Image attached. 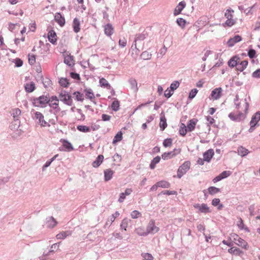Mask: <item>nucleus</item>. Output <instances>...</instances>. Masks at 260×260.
Wrapping results in <instances>:
<instances>
[{
    "label": "nucleus",
    "instance_id": "obj_1",
    "mask_svg": "<svg viewBox=\"0 0 260 260\" xmlns=\"http://www.w3.org/2000/svg\"><path fill=\"white\" fill-rule=\"evenodd\" d=\"M28 100L34 107L45 108L49 104V99L48 96H47L46 94H42L38 97H28Z\"/></svg>",
    "mask_w": 260,
    "mask_h": 260
},
{
    "label": "nucleus",
    "instance_id": "obj_2",
    "mask_svg": "<svg viewBox=\"0 0 260 260\" xmlns=\"http://www.w3.org/2000/svg\"><path fill=\"white\" fill-rule=\"evenodd\" d=\"M244 101L245 103V107L244 110L245 114L243 113L241 111H239L237 115H235L233 112H231L228 115L230 119L235 122H240L246 118L249 107V104L247 102L246 99H244Z\"/></svg>",
    "mask_w": 260,
    "mask_h": 260
},
{
    "label": "nucleus",
    "instance_id": "obj_3",
    "mask_svg": "<svg viewBox=\"0 0 260 260\" xmlns=\"http://www.w3.org/2000/svg\"><path fill=\"white\" fill-rule=\"evenodd\" d=\"M59 98L60 101L68 106L73 105V100L71 94L65 90H62L59 93Z\"/></svg>",
    "mask_w": 260,
    "mask_h": 260
},
{
    "label": "nucleus",
    "instance_id": "obj_4",
    "mask_svg": "<svg viewBox=\"0 0 260 260\" xmlns=\"http://www.w3.org/2000/svg\"><path fill=\"white\" fill-rule=\"evenodd\" d=\"M191 163L189 160L185 161L180 166L177 170V177L181 178L189 170L190 168Z\"/></svg>",
    "mask_w": 260,
    "mask_h": 260
},
{
    "label": "nucleus",
    "instance_id": "obj_5",
    "mask_svg": "<svg viewBox=\"0 0 260 260\" xmlns=\"http://www.w3.org/2000/svg\"><path fill=\"white\" fill-rule=\"evenodd\" d=\"M60 142L62 143V146L63 147V148H61V147H59V150L71 152L74 150L73 145L68 140L61 139L60 140Z\"/></svg>",
    "mask_w": 260,
    "mask_h": 260
},
{
    "label": "nucleus",
    "instance_id": "obj_6",
    "mask_svg": "<svg viewBox=\"0 0 260 260\" xmlns=\"http://www.w3.org/2000/svg\"><path fill=\"white\" fill-rule=\"evenodd\" d=\"M193 206L195 209H198L200 213L207 214L211 212V210L206 204H194Z\"/></svg>",
    "mask_w": 260,
    "mask_h": 260
},
{
    "label": "nucleus",
    "instance_id": "obj_7",
    "mask_svg": "<svg viewBox=\"0 0 260 260\" xmlns=\"http://www.w3.org/2000/svg\"><path fill=\"white\" fill-rule=\"evenodd\" d=\"M146 231L148 235L149 234H155L158 232L159 230V228L156 226L155 225V221L154 220L151 219L146 228Z\"/></svg>",
    "mask_w": 260,
    "mask_h": 260
},
{
    "label": "nucleus",
    "instance_id": "obj_8",
    "mask_svg": "<svg viewBox=\"0 0 260 260\" xmlns=\"http://www.w3.org/2000/svg\"><path fill=\"white\" fill-rule=\"evenodd\" d=\"M35 117L36 119L39 120V123L41 125V126H50V124L44 119V115L41 112L38 111L35 112Z\"/></svg>",
    "mask_w": 260,
    "mask_h": 260
},
{
    "label": "nucleus",
    "instance_id": "obj_9",
    "mask_svg": "<svg viewBox=\"0 0 260 260\" xmlns=\"http://www.w3.org/2000/svg\"><path fill=\"white\" fill-rule=\"evenodd\" d=\"M222 91L220 87L214 89L210 94L211 98L214 100L219 99L221 96Z\"/></svg>",
    "mask_w": 260,
    "mask_h": 260
},
{
    "label": "nucleus",
    "instance_id": "obj_10",
    "mask_svg": "<svg viewBox=\"0 0 260 260\" xmlns=\"http://www.w3.org/2000/svg\"><path fill=\"white\" fill-rule=\"evenodd\" d=\"M54 20L61 27L65 25L66 20L64 17L60 12H57L55 14Z\"/></svg>",
    "mask_w": 260,
    "mask_h": 260
},
{
    "label": "nucleus",
    "instance_id": "obj_11",
    "mask_svg": "<svg viewBox=\"0 0 260 260\" xmlns=\"http://www.w3.org/2000/svg\"><path fill=\"white\" fill-rule=\"evenodd\" d=\"M47 35L48 41L53 45L56 44L57 37L56 32L51 29L49 31Z\"/></svg>",
    "mask_w": 260,
    "mask_h": 260
},
{
    "label": "nucleus",
    "instance_id": "obj_12",
    "mask_svg": "<svg viewBox=\"0 0 260 260\" xmlns=\"http://www.w3.org/2000/svg\"><path fill=\"white\" fill-rule=\"evenodd\" d=\"M214 155V151L213 149H209L203 153L204 160L207 162H210Z\"/></svg>",
    "mask_w": 260,
    "mask_h": 260
},
{
    "label": "nucleus",
    "instance_id": "obj_13",
    "mask_svg": "<svg viewBox=\"0 0 260 260\" xmlns=\"http://www.w3.org/2000/svg\"><path fill=\"white\" fill-rule=\"evenodd\" d=\"M186 3L185 2V1L180 2L174 10V15L177 16L179 14H181L182 11L184 9Z\"/></svg>",
    "mask_w": 260,
    "mask_h": 260
},
{
    "label": "nucleus",
    "instance_id": "obj_14",
    "mask_svg": "<svg viewBox=\"0 0 260 260\" xmlns=\"http://www.w3.org/2000/svg\"><path fill=\"white\" fill-rule=\"evenodd\" d=\"M46 225L47 228L53 229L57 224L56 219L53 217L50 216L46 218Z\"/></svg>",
    "mask_w": 260,
    "mask_h": 260
},
{
    "label": "nucleus",
    "instance_id": "obj_15",
    "mask_svg": "<svg viewBox=\"0 0 260 260\" xmlns=\"http://www.w3.org/2000/svg\"><path fill=\"white\" fill-rule=\"evenodd\" d=\"M167 119L165 116V113L164 111H162L160 113V122H159V127L160 130L163 131L167 127Z\"/></svg>",
    "mask_w": 260,
    "mask_h": 260
},
{
    "label": "nucleus",
    "instance_id": "obj_16",
    "mask_svg": "<svg viewBox=\"0 0 260 260\" xmlns=\"http://www.w3.org/2000/svg\"><path fill=\"white\" fill-rule=\"evenodd\" d=\"M198 121V120L197 118H193L187 122V125H186V126L189 132H191L194 131Z\"/></svg>",
    "mask_w": 260,
    "mask_h": 260
},
{
    "label": "nucleus",
    "instance_id": "obj_17",
    "mask_svg": "<svg viewBox=\"0 0 260 260\" xmlns=\"http://www.w3.org/2000/svg\"><path fill=\"white\" fill-rule=\"evenodd\" d=\"M63 62L69 67H73L75 64L74 62V56L71 55L70 53H69V54H67V56H65L64 55H63Z\"/></svg>",
    "mask_w": 260,
    "mask_h": 260
},
{
    "label": "nucleus",
    "instance_id": "obj_18",
    "mask_svg": "<svg viewBox=\"0 0 260 260\" xmlns=\"http://www.w3.org/2000/svg\"><path fill=\"white\" fill-rule=\"evenodd\" d=\"M240 58L237 55H234L232 57L228 62V66L231 68L237 67L238 64V60Z\"/></svg>",
    "mask_w": 260,
    "mask_h": 260
},
{
    "label": "nucleus",
    "instance_id": "obj_19",
    "mask_svg": "<svg viewBox=\"0 0 260 260\" xmlns=\"http://www.w3.org/2000/svg\"><path fill=\"white\" fill-rule=\"evenodd\" d=\"M24 88L27 93H31L33 92L36 88L35 84L32 81L25 84L24 85Z\"/></svg>",
    "mask_w": 260,
    "mask_h": 260
},
{
    "label": "nucleus",
    "instance_id": "obj_20",
    "mask_svg": "<svg viewBox=\"0 0 260 260\" xmlns=\"http://www.w3.org/2000/svg\"><path fill=\"white\" fill-rule=\"evenodd\" d=\"M114 172L111 169H106L104 171V180L106 182L110 181L113 177Z\"/></svg>",
    "mask_w": 260,
    "mask_h": 260
},
{
    "label": "nucleus",
    "instance_id": "obj_21",
    "mask_svg": "<svg viewBox=\"0 0 260 260\" xmlns=\"http://www.w3.org/2000/svg\"><path fill=\"white\" fill-rule=\"evenodd\" d=\"M104 157L102 154H99L95 160H94L92 164V166L93 168H97L100 167L103 161Z\"/></svg>",
    "mask_w": 260,
    "mask_h": 260
},
{
    "label": "nucleus",
    "instance_id": "obj_22",
    "mask_svg": "<svg viewBox=\"0 0 260 260\" xmlns=\"http://www.w3.org/2000/svg\"><path fill=\"white\" fill-rule=\"evenodd\" d=\"M148 36V33L144 30L142 33L137 34L135 38V42L144 40Z\"/></svg>",
    "mask_w": 260,
    "mask_h": 260
},
{
    "label": "nucleus",
    "instance_id": "obj_23",
    "mask_svg": "<svg viewBox=\"0 0 260 260\" xmlns=\"http://www.w3.org/2000/svg\"><path fill=\"white\" fill-rule=\"evenodd\" d=\"M73 231L68 230L66 231H62L56 235V238L57 239H64L67 237L71 236L72 234Z\"/></svg>",
    "mask_w": 260,
    "mask_h": 260
},
{
    "label": "nucleus",
    "instance_id": "obj_24",
    "mask_svg": "<svg viewBox=\"0 0 260 260\" xmlns=\"http://www.w3.org/2000/svg\"><path fill=\"white\" fill-rule=\"evenodd\" d=\"M237 153L241 157H245L250 153V151L243 146H240L238 147Z\"/></svg>",
    "mask_w": 260,
    "mask_h": 260
},
{
    "label": "nucleus",
    "instance_id": "obj_25",
    "mask_svg": "<svg viewBox=\"0 0 260 260\" xmlns=\"http://www.w3.org/2000/svg\"><path fill=\"white\" fill-rule=\"evenodd\" d=\"M105 34L108 37H110L114 33V28L110 23H108L105 26Z\"/></svg>",
    "mask_w": 260,
    "mask_h": 260
},
{
    "label": "nucleus",
    "instance_id": "obj_26",
    "mask_svg": "<svg viewBox=\"0 0 260 260\" xmlns=\"http://www.w3.org/2000/svg\"><path fill=\"white\" fill-rule=\"evenodd\" d=\"M99 83L100 86L102 88H107V89H111L112 88L111 85L104 78H100Z\"/></svg>",
    "mask_w": 260,
    "mask_h": 260
},
{
    "label": "nucleus",
    "instance_id": "obj_27",
    "mask_svg": "<svg viewBox=\"0 0 260 260\" xmlns=\"http://www.w3.org/2000/svg\"><path fill=\"white\" fill-rule=\"evenodd\" d=\"M73 28L75 33H78L80 31V22L77 18H75L73 20Z\"/></svg>",
    "mask_w": 260,
    "mask_h": 260
},
{
    "label": "nucleus",
    "instance_id": "obj_28",
    "mask_svg": "<svg viewBox=\"0 0 260 260\" xmlns=\"http://www.w3.org/2000/svg\"><path fill=\"white\" fill-rule=\"evenodd\" d=\"M114 100L111 105L112 110L114 112L118 111L120 109V102L116 98H113Z\"/></svg>",
    "mask_w": 260,
    "mask_h": 260
},
{
    "label": "nucleus",
    "instance_id": "obj_29",
    "mask_svg": "<svg viewBox=\"0 0 260 260\" xmlns=\"http://www.w3.org/2000/svg\"><path fill=\"white\" fill-rule=\"evenodd\" d=\"M260 120V111H257L251 118V120L250 121L249 124L255 123L256 125L259 126L258 123Z\"/></svg>",
    "mask_w": 260,
    "mask_h": 260
},
{
    "label": "nucleus",
    "instance_id": "obj_30",
    "mask_svg": "<svg viewBox=\"0 0 260 260\" xmlns=\"http://www.w3.org/2000/svg\"><path fill=\"white\" fill-rule=\"evenodd\" d=\"M84 92L85 93L86 98L92 101L95 98L94 93L91 88H85L84 90Z\"/></svg>",
    "mask_w": 260,
    "mask_h": 260
},
{
    "label": "nucleus",
    "instance_id": "obj_31",
    "mask_svg": "<svg viewBox=\"0 0 260 260\" xmlns=\"http://www.w3.org/2000/svg\"><path fill=\"white\" fill-rule=\"evenodd\" d=\"M187 132H189L187 130L185 124L183 123H181L179 129V135L182 137H185Z\"/></svg>",
    "mask_w": 260,
    "mask_h": 260
},
{
    "label": "nucleus",
    "instance_id": "obj_32",
    "mask_svg": "<svg viewBox=\"0 0 260 260\" xmlns=\"http://www.w3.org/2000/svg\"><path fill=\"white\" fill-rule=\"evenodd\" d=\"M123 133L121 131H119L114 136L112 144L115 145L117 143L121 141L123 139Z\"/></svg>",
    "mask_w": 260,
    "mask_h": 260
},
{
    "label": "nucleus",
    "instance_id": "obj_33",
    "mask_svg": "<svg viewBox=\"0 0 260 260\" xmlns=\"http://www.w3.org/2000/svg\"><path fill=\"white\" fill-rule=\"evenodd\" d=\"M58 83L60 86L64 88H68L70 85L69 80L67 78H60Z\"/></svg>",
    "mask_w": 260,
    "mask_h": 260
},
{
    "label": "nucleus",
    "instance_id": "obj_34",
    "mask_svg": "<svg viewBox=\"0 0 260 260\" xmlns=\"http://www.w3.org/2000/svg\"><path fill=\"white\" fill-rule=\"evenodd\" d=\"M247 51V55L250 59H254L257 57L256 52L252 48V45L249 46Z\"/></svg>",
    "mask_w": 260,
    "mask_h": 260
},
{
    "label": "nucleus",
    "instance_id": "obj_35",
    "mask_svg": "<svg viewBox=\"0 0 260 260\" xmlns=\"http://www.w3.org/2000/svg\"><path fill=\"white\" fill-rule=\"evenodd\" d=\"M160 159V157L158 155L153 158V159L151 161L150 164L149 165L150 169L151 170L154 169L156 167V165L159 162Z\"/></svg>",
    "mask_w": 260,
    "mask_h": 260
},
{
    "label": "nucleus",
    "instance_id": "obj_36",
    "mask_svg": "<svg viewBox=\"0 0 260 260\" xmlns=\"http://www.w3.org/2000/svg\"><path fill=\"white\" fill-rule=\"evenodd\" d=\"M235 243L239 246H240L245 249H247L248 248L247 242L241 238H239L237 241V242H235Z\"/></svg>",
    "mask_w": 260,
    "mask_h": 260
},
{
    "label": "nucleus",
    "instance_id": "obj_37",
    "mask_svg": "<svg viewBox=\"0 0 260 260\" xmlns=\"http://www.w3.org/2000/svg\"><path fill=\"white\" fill-rule=\"evenodd\" d=\"M128 82L131 85V89H133L135 92H137L138 90L137 87V82L134 78H131L128 80Z\"/></svg>",
    "mask_w": 260,
    "mask_h": 260
},
{
    "label": "nucleus",
    "instance_id": "obj_38",
    "mask_svg": "<svg viewBox=\"0 0 260 260\" xmlns=\"http://www.w3.org/2000/svg\"><path fill=\"white\" fill-rule=\"evenodd\" d=\"M236 23V21L233 18H228L224 23L222 24V26L224 27H231Z\"/></svg>",
    "mask_w": 260,
    "mask_h": 260
},
{
    "label": "nucleus",
    "instance_id": "obj_39",
    "mask_svg": "<svg viewBox=\"0 0 260 260\" xmlns=\"http://www.w3.org/2000/svg\"><path fill=\"white\" fill-rule=\"evenodd\" d=\"M131 221V220L130 219H128L127 218H124L121 222L120 229L126 231V228L128 226V224Z\"/></svg>",
    "mask_w": 260,
    "mask_h": 260
},
{
    "label": "nucleus",
    "instance_id": "obj_40",
    "mask_svg": "<svg viewBox=\"0 0 260 260\" xmlns=\"http://www.w3.org/2000/svg\"><path fill=\"white\" fill-rule=\"evenodd\" d=\"M73 94L75 96V100L78 102H83L84 100V95L79 91H76Z\"/></svg>",
    "mask_w": 260,
    "mask_h": 260
},
{
    "label": "nucleus",
    "instance_id": "obj_41",
    "mask_svg": "<svg viewBox=\"0 0 260 260\" xmlns=\"http://www.w3.org/2000/svg\"><path fill=\"white\" fill-rule=\"evenodd\" d=\"M135 232L140 236H147L148 235L146 230L143 227H139L136 229Z\"/></svg>",
    "mask_w": 260,
    "mask_h": 260
},
{
    "label": "nucleus",
    "instance_id": "obj_42",
    "mask_svg": "<svg viewBox=\"0 0 260 260\" xmlns=\"http://www.w3.org/2000/svg\"><path fill=\"white\" fill-rule=\"evenodd\" d=\"M77 129L79 132L82 133H88L90 131V128L89 126L84 125H79L77 126Z\"/></svg>",
    "mask_w": 260,
    "mask_h": 260
},
{
    "label": "nucleus",
    "instance_id": "obj_43",
    "mask_svg": "<svg viewBox=\"0 0 260 260\" xmlns=\"http://www.w3.org/2000/svg\"><path fill=\"white\" fill-rule=\"evenodd\" d=\"M48 106L52 109H53L56 112H58L60 111V108L59 107V103L58 102L49 103Z\"/></svg>",
    "mask_w": 260,
    "mask_h": 260
},
{
    "label": "nucleus",
    "instance_id": "obj_44",
    "mask_svg": "<svg viewBox=\"0 0 260 260\" xmlns=\"http://www.w3.org/2000/svg\"><path fill=\"white\" fill-rule=\"evenodd\" d=\"M175 157V154L172 153L171 151L165 152L162 154L161 157L164 160H167Z\"/></svg>",
    "mask_w": 260,
    "mask_h": 260
},
{
    "label": "nucleus",
    "instance_id": "obj_45",
    "mask_svg": "<svg viewBox=\"0 0 260 260\" xmlns=\"http://www.w3.org/2000/svg\"><path fill=\"white\" fill-rule=\"evenodd\" d=\"M208 191L210 194L213 195L220 192V189L215 186H210L208 188Z\"/></svg>",
    "mask_w": 260,
    "mask_h": 260
},
{
    "label": "nucleus",
    "instance_id": "obj_46",
    "mask_svg": "<svg viewBox=\"0 0 260 260\" xmlns=\"http://www.w3.org/2000/svg\"><path fill=\"white\" fill-rule=\"evenodd\" d=\"M21 111L19 108H16L14 110L12 113L14 121L17 122L19 121L18 116L21 114Z\"/></svg>",
    "mask_w": 260,
    "mask_h": 260
},
{
    "label": "nucleus",
    "instance_id": "obj_47",
    "mask_svg": "<svg viewBox=\"0 0 260 260\" xmlns=\"http://www.w3.org/2000/svg\"><path fill=\"white\" fill-rule=\"evenodd\" d=\"M158 186L159 187L161 188H169L171 186V184L165 180H161L157 182Z\"/></svg>",
    "mask_w": 260,
    "mask_h": 260
},
{
    "label": "nucleus",
    "instance_id": "obj_48",
    "mask_svg": "<svg viewBox=\"0 0 260 260\" xmlns=\"http://www.w3.org/2000/svg\"><path fill=\"white\" fill-rule=\"evenodd\" d=\"M176 22L177 25L182 28L185 26L187 22L186 20L182 18H177Z\"/></svg>",
    "mask_w": 260,
    "mask_h": 260
},
{
    "label": "nucleus",
    "instance_id": "obj_49",
    "mask_svg": "<svg viewBox=\"0 0 260 260\" xmlns=\"http://www.w3.org/2000/svg\"><path fill=\"white\" fill-rule=\"evenodd\" d=\"M151 56L152 54L150 53L147 51H145L141 53L140 57L144 60H149L151 59Z\"/></svg>",
    "mask_w": 260,
    "mask_h": 260
},
{
    "label": "nucleus",
    "instance_id": "obj_50",
    "mask_svg": "<svg viewBox=\"0 0 260 260\" xmlns=\"http://www.w3.org/2000/svg\"><path fill=\"white\" fill-rule=\"evenodd\" d=\"M206 119L208 122V123H207V125L209 127L208 131H209V132H210L211 130L210 125L213 124V123H214L215 122V120L213 117H212L210 116H206ZM209 133V132H208V133Z\"/></svg>",
    "mask_w": 260,
    "mask_h": 260
},
{
    "label": "nucleus",
    "instance_id": "obj_51",
    "mask_svg": "<svg viewBox=\"0 0 260 260\" xmlns=\"http://www.w3.org/2000/svg\"><path fill=\"white\" fill-rule=\"evenodd\" d=\"M179 85L180 82L177 80L174 81L172 82L169 87L170 89H171V91L174 92V91L179 87Z\"/></svg>",
    "mask_w": 260,
    "mask_h": 260
},
{
    "label": "nucleus",
    "instance_id": "obj_52",
    "mask_svg": "<svg viewBox=\"0 0 260 260\" xmlns=\"http://www.w3.org/2000/svg\"><path fill=\"white\" fill-rule=\"evenodd\" d=\"M12 62L15 63V67L19 68L22 66L23 64V60L20 58H16L12 60Z\"/></svg>",
    "mask_w": 260,
    "mask_h": 260
},
{
    "label": "nucleus",
    "instance_id": "obj_53",
    "mask_svg": "<svg viewBox=\"0 0 260 260\" xmlns=\"http://www.w3.org/2000/svg\"><path fill=\"white\" fill-rule=\"evenodd\" d=\"M173 140L172 138L165 139L162 142V145L164 147H170L172 145Z\"/></svg>",
    "mask_w": 260,
    "mask_h": 260
},
{
    "label": "nucleus",
    "instance_id": "obj_54",
    "mask_svg": "<svg viewBox=\"0 0 260 260\" xmlns=\"http://www.w3.org/2000/svg\"><path fill=\"white\" fill-rule=\"evenodd\" d=\"M234 12V11L231 9V8H229L226 11V12L224 13V16L227 18H233V13Z\"/></svg>",
    "mask_w": 260,
    "mask_h": 260
},
{
    "label": "nucleus",
    "instance_id": "obj_55",
    "mask_svg": "<svg viewBox=\"0 0 260 260\" xmlns=\"http://www.w3.org/2000/svg\"><path fill=\"white\" fill-rule=\"evenodd\" d=\"M198 92V90L197 88L192 89L188 94V99L190 100H192L196 95Z\"/></svg>",
    "mask_w": 260,
    "mask_h": 260
},
{
    "label": "nucleus",
    "instance_id": "obj_56",
    "mask_svg": "<svg viewBox=\"0 0 260 260\" xmlns=\"http://www.w3.org/2000/svg\"><path fill=\"white\" fill-rule=\"evenodd\" d=\"M41 82L43 84V85L45 88L50 86L52 84L51 80L47 77L44 78L43 81H42Z\"/></svg>",
    "mask_w": 260,
    "mask_h": 260
},
{
    "label": "nucleus",
    "instance_id": "obj_57",
    "mask_svg": "<svg viewBox=\"0 0 260 260\" xmlns=\"http://www.w3.org/2000/svg\"><path fill=\"white\" fill-rule=\"evenodd\" d=\"M131 216L133 219H137L141 217L142 214L138 210H134L131 212Z\"/></svg>",
    "mask_w": 260,
    "mask_h": 260
},
{
    "label": "nucleus",
    "instance_id": "obj_58",
    "mask_svg": "<svg viewBox=\"0 0 260 260\" xmlns=\"http://www.w3.org/2000/svg\"><path fill=\"white\" fill-rule=\"evenodd\" d=\"M28 63L30 65H33L36 62V55L35 54H28Z\"/></svg>",
    "mask_w": 260,
    "mask_h": 260
},
{
    "label": "nucleus",
    "instance_id": "obj_59",
    "mask_svg": "<svg viewBox=\"0 0 260 260\" xmlns=\"http://www.w3.org/2000/svg\"><path fill=\"white\" fill-rule=\"evenodd\" d=\"M142 257L145 260H153L154 257L151 253H142L141 254Z\"/></svg>",
    "mask_w": 260,
    "mask_h": 260
},
{
    "label": "nucleus",
    "instance_id": "obj_60",
    "mask_svg": "<svg viewBox=\"0 0 260 260\" xmlns=\"http://www.w3.org/2000/svg\"><path fill=\"white\" fill-rule=\"evenodd\" d=\"M70 76L72 78L77 81H80L81 80L80 75L78 73H76L75 72H70Z\"/></svg>",
    "mask_w": 260,
    "mask_h": 260
},
{
    "label": "nucleus",
    "instance_id": "obj_61",
    "mask_svg": "<svg viewBox=\"0 0 260 260\" xmlns=\"http://www.w3.org/2000/svg\"><path fill=\"white\" fill-rule=\"evenodd\" d=\"M120 214L118 211H116L115 213L110 216L109 220L110 221V225H111L115 220V218L119 216Z\"/></svg>",
    "mask_w": 260,
    "mask_h": 260
},
{
    "label": "nucleus",
    "instance_id": "obj_62",
    "mask_svg": "<svg viewBox=\"0 0 260 260\" xmlns=\"http://www.w3.org/2000/svg\"><path fill=\"white\" fill-rule=\"evenodd\" d=\"M253 78L260 79V68L254 71L251 75Z\"/></svg>",
    "mask_w": 260,
    "mask_h": 260
},
{
    "label": "nucleus",
    "instance_id": "obj_63",
    "mask_svg": "<svg viewBox=\"0 0 260 260\" xmlns=\"http://www.w3.org/2000/svg\"><path fill=\"white\" fill-rule=\"evenodd\" d=\"M160 194L170 195H177V192L175 190H164L162 191Z\"/></svg>",
    "mask_w": 260,
    "mask_h": 260
},
{
    "label": "nucleus",
    "instance_id": "obj_64",
    "mask_svg": "<svg viewBox=\"0 0 260 260\" xmlns=\"http://www.w3.org/2000/svg\"><path fill=\"white\" fill-rule=\"evenodd\" d=\"M232 174V172L230 171H224L220 174L222 179H225Z\"/></svg>",
    "mask_w": 260,
    "mask_h": 260
}]
</instances>
